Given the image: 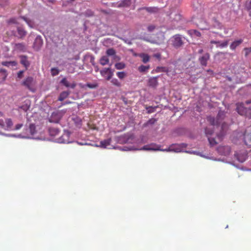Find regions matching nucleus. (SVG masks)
<instances>
[{
    "label": "nucleus",
    "mask_w": 251,
    "mask_h": 251,
    "mask_svg": "<svg viewBox=\"0 0 251 251\" xmlns=\"http://www.w3.org/2000/svg\"><path fill=\"white\" fill-rule=\"evenodd\" d=\"M226 113L224 111H220L217 115V118L215 120L212 117H208L207 120L211 126H218L221 121L225 119Z\"/></svg>",
    "instance_id": "1"
},
{
    "label": "nucleus",
    "mask_w": 251,
    "mask_h": 251,
    "mask_svg": "<svg viewBox=\"0 0 251 251\" xmlns=\"http://www.w3.org/2000/svg\"><path fill=\"white\" fill-rule=\"evenodd\" d=\"M172 46L176 48H179L183 45V40L179 34H176L171 39Z\"/></svg>",
    "instance_id": "2"
},
{
    "label": "nucleus",
    "mask_w": 251,
    "mask_h": 251,
    "mask_svg": "<svg viewBox=\"0 0 251 251\" xmlns=\"http://www.w3.org/2000/svg\"><path fill=\"white\" fill-rule=\"evenodd\" d=\"M205 133L206 136L208 138V141L210 145L211 146H215L218 144V142L216 141L215 139L211 137L210 136L213 133V129L209 127H206L205 129Z\"/></svg>",
    "instance_id": "3"
},
{
    "label": "nucleus",
    "mask_w": 251,
    "mask_h": 251,
    "mask_svg": "<svg viewBox=\"0 0 251 251\" xmlns=\"http://www.w3.org/2000/svg\"><path fill=\"white\" fill-rule=\"evenodd\" d=\"M35 81L31 76L26 77L22 82V85L25 86L29 90L32 91V87L34 85Z\"/></svg>",
    "instance_id": "4"
},
{
    "label": "nucleus",
    "mask_w": 251,
    "mask_h": 251,
    "mask_svg": "<svg viewBox=\"0 0 251 251\" xmlns=\"http://www.w3.org/2000/svg\"><path fill=\"white\" fill-rule=\"evenodd\" d=\"M236 106V110L240 115L248 117V109L245 107L244 103H239Z\"/></svg>",
    "instance_id": "5"
},
{
    "label": "nucleus",
    "mask_w": 251,
    "mask_h": 251,
    "mask_svg": "<svg viewBox=\"0 0 251 251\" xmlns=\"http://www.w3.org/2000/svg\"><path fill=\"white\" fill-rule=\"evenodd\" d=\"M218 152L223 155H228L231 151L229 146H221L217 148Z\"/></svg>",
    "instance_id": "6"
},
{
    "label": "nucleus",
    "mask_w": 251,
    "mask_h": 251,
    "mask_svg": "<svg viewBox=\"0 0 251 251\" xmlns=\"http://www.w3.org/2000/svg\"><path fill=\"white\" fill-rule=\"evenodd\" d=\"M247 153L245 150L243 151L240 153L235 152V153H234L235 157L240 162H244L247 158Z\"/></svg>",
    "instance_id": "7"
},
{
    "label": "nucleus",
    "mask_w": 251,
    "mask_h": 251,
    "mask_svg": "<svg viewBox=\"0 0 251 251\" xmlns=\"http://www.w3.org/2000/svg\"><path fill=\"white\" fill-rule=\"evenodd\" d=\"M43 40L41 36H38L36 37L33 45V48L34 50L38 51L39 50L43 45Z\"/></svg>",
    "instance_id": "8"
},
{
    "label": "nucleus",
    "mask_w": 251,
    "mask_h": 251,
    "mask_svg": "<svg viewBox=\"0 0 251 251\" xmlns=\"http://www.w3.org/2000/svg\"><path fill=\"white\" fill-rule=\"evenodd\" d=\"M161 146L157 145L155 143H152L149 145L144 146L141 150L146 151H159L160 150Z\"/></svg>",
    "instance_id": "9"
},
{
    "label": "nucleus",
    "mask_w": 251,
    "mask_h": 251,
    "mask_svg": "<svg viewBox=\"0 0 251 251\" xmlns=\"http://www.w3.org/2000/svg\"><path fill=\"white\" fill-rule=\"evenodd\" d=\"M210 59V54L209 53H206L199 58V61L201 65L202 66H206L208 60Z\"/></svg>",
    "instance_id": "10"
},
{
    "label": "nucleus",
    "mask_w": 251,
    "mask_h": 251,
    "mask_svg": "<svg viewBox=\"0 0 251 251\" xmlns=\"http://www.w3.org/2000/svg\"><path fill=\"white\" fill-rule=\"evenodd\" d=\"M135 56H138L142 59V61L144 63H147L150 60V56L147 53H135L134 54Z\"/></svg>",
    "instance_id": "11"
},
{
    "label": "nucleus",
    "mask_w": 251,
    "mask_h": 251,
    "mask_svg": "<svg viewBox=\"0 0 251 251\" xmlns=\"http://www.w3.org/2000/svg\"><path fill=\"white\" fill-rule=\"evenodd\" d=\"M60 120V114L58 113L53 112L52 113L51 116L49 119V121L50 123H57Z\"/></svg>",
    "instance_id": "12"
},
{
    "label": "nucleus",
    "mask_w": 251,
    "mask_h": 251,
    "mask_svg": "<svg viewBox=\"0 0 251 251\" xmlns=\"http://www.w3.org/2000/svg\"><path fill=\"white\" fill-rule=\"evenodd\" d=\"M60 83L67 88L71 87L73 89L75 88L76 85L75 82H73L72 83L70 84L66 77L63 78L61 80Z\"/></svg>",
    "instance_id": "13"
},
{
    "label": "nucleus",
    "mask_w": 251,
    "mask_h": 251,
    "mask_svg": "<svg viewBox=\"0 0 251 251\" xmlns=\"http://www.w3.org/2000/svg\"><path fill=\"white\" fill-rule=\"evenodd\" d=\"M244 141L247 146L251 147V133H248L247 131L245 132L244 134Z\"/></svg>",
    "instance_id": "14"
},
{
    "label": "nucleus",
    "mask_w": 251,
    "mask_h": 251,
    "mask_svg": "<svg viewBox=\"0 0 251 251\" xmlns=\"http://www.w3.org/2000/svg\"><path fill=\"white\" fill-rule=\"evenodd\" d=\"M157 78V76L152 77L149 78L148 80V85L150 87L155 88L158 84Z\"/></svg>",
    "instance_id": "15"
},
{
    "label": "nucleus",
    "mask_w": 251,
    "mask_h": 251,
    "mask_svg": "<svg viewBox=\"0 0 251 251\" xmlns=\"http://www.w3.org/2000/svg\"><path fill=\"white\" fill-rule=\"evenodd\" d=\"M48 131L50 135L52 137H56L59 134L60 132V130L58 128L54 127H50L48 129Z\"/></svg>",
    "instance_id": "16"
},
{
    "label": "nucleus",
    "mask_w": 251,
    "mask_h": 251,
    "mask_svg": "<svg viewBox=\"0 0 251 251\" xmlns=\"http://www.w3.org/2000/svg\"><path fill=\"white\" fill-rule=\"evenodd\" d=\"M20 62L25 67L26 69L29 67L30 63L27 60V57L25 55L20 56Z\"/></svg>",
    "instance_id": "17"
},
{
    "label": "nucleus",
    "mask_w": 251,
    "mask_h": 251,
    "mask_svg": "<svg viewBox=\"0 0 251 251\" xmlns=\"http://www.w3.org/2000/svg\"><path fill=\"white\" fill-rule=\"evenodd\" d=\"M69 91H63L61 92L58 97V100L59 101H63L66 99L70 95Z\"/></svg>",
    "instance_id": "18"
},
{
    "label": "nucleus",
    "mask_w": 251,
    "mask_h": 251,
    "mask_svg": "<svg viewBox=\"0 0 251 251\" xmlns=\"http://www.w3.org/2000/svg\"><path fill=\"white\" fill-rule=\"evenodd\" d=\"M131 4V0H123L120 1L118 3V7H128Z\"/></svg>",
    "instance_id": "19"
},
{
    "label": "nucleus",
    "mask_w": 251,
    "mask_h": 251,
    "mask_svg": "<svg viewBox=\"0 0 251 251\" xmlns=\"http://www.w3.org/2000/svg\"><path fill=\"white\" fill-rule=\"evenodd\" d=\"M142 9L146 10L150 13H155L158 12L159 9L156 7H145Z\"/></svg>",
    "instance_id": "20"
},
{
    "label": "nucleus",
    "mask_w": 251,
    "mask_h": 251,
    "mask_svg": "<svg viewBox=\"0 0 251 251\" xmlns=\"http://www.w3.org/2000/svg\"><path fill=\"white\" fill-rule=\"evenodd\" d=\"M111 142V138H108L107 139H105L103 141H101L100 142V146L102 148H106L108 146H109L110 145Z\"/></svg>",
    "instance_id": "21"
},
{
    "label": "nucleus",
    "mask_w": 251,
    "mask_h": 251,
    "mask_svg": "<svg viewBox=\"0 0 251 251\" xmlns=\"http://www.w3.org/2000/svg\"><path fill=\"white\" fill-rule=\"evenodd\" d=\"M243 42L242 39H239L233 42L230 46V48L232 50H234L237 47L239 46Z\"/></svg>",
    "instance_id": "22"
},
{
    "label": "nucleus",
    "mask_w": 251,
    "mask_h": 251,
    "mask_svg": "<svg viewBox=\"0 0 251 251\" xmlns=\"http://www.w3.org/2000/svg\"><path fill=\"white\" fill-rule=\"evenodd\" d=\"M15 50L24 51L25 50V46L24 43H16L14 45Z\"/></svg>",
    "instance_id": "23"
},
{
    "label": "nucleus",
    "mask_w": 251,
    "mask_h": 251,
    "mask_svg": "<svg viewBox=\"0 0 251 251\" xmlns=\"http://www.w3.org/2000/svg\"><path fill=\"white\" fill-rule=\"evenodd\" d=\"M109 60L107 56H102L100 60V63L102 66H104L107 64L109 63Z\"/></svg>",
    "instance_id": "24"
},
{
    "label": "nucleus",
    "mask_w": 251,
    "mask_h": 251,
    "mask_svg": "<svg viewBox=\"0 0 251 251\" xmlns=\"http://www.w3.org/2000/svg\"><path fill=\"white\" fill-rule=\"evenodd\" d=\"M1 64L3 66L9 67L10 66H16L17 65V63L15 61H3L1 62Z\"/></svg>",
    "instance_id": "25"
},
{
    "label": "nucleus",
    "mask_w": 251,
    "mask_h": 251,
    "mask_svg": "<svg viewBox=\"0 0 251 251\" xmlns=\"http://www.w3.org/2000/svg\"><path fill=\"white\" fill-rule=\"evenodd\" d=\"M188 32L191 36H195L196 37H200L201 36V32L196 29L189 30Z\"/></svg>",
    "instance_id": "26"
},
{
    "label": "nucleus",
    "mask_w": 251,
    "mask_h": 251,
    "mask_svg": "<svg viewBox=\"0 0 251 251\" xmlns=\"http://www.w3.org/2000/svg\"><path fill=\"white\" fill-rule=\"evenodd\" d=\"M68 136L67 135H63L60 137H59V138H58L57 139V142H58L59 143H69V142H68V141H67V139H65V138H68Z\"/></svg>",
    "instance_id": "27"
},
{
    "label": "nucleus",
    "mask_w": 251,
    "mask_h": 251,
    "mask_svg": "<svg viewBox=\"0 0 251 251\" xmlns=\"http://www.w3.org/2000/svg\"><path fill=\"white\" fill-rule=\"evenodd\" d=\"M27 130H29V132L31 135H34L36 133V126L33 124H30Z\"/></svg>",
    "instance_id": "28"
},
{
    "label": "nucleus",
    "mask_w": 251,
    "mask_h": 251,
    "mask_svg": "<svg viewBox=\"0 0 251 251\" xmlns=\"http://www.w3.org/2000/svg\"><path fill=\"white\" fill-rule=\"evenodd\" d=\"M150 68V65L145 66V65H141L138 67V71L140 73H144L147 72Z\"/></svg>",
    "instance_id": "29"
},
{
    "label": "nucleus",
    "mask_w": 251,
    "mask_h": 251,
    "mask_svg": "<svg viewBox=\"0 0 251 251\" xmlns=\"http://www.w3.org/2000/svg\"><path fill=\"white\" fill-rule=\"evenodd\" d=\"M160 151H174L175 152H179L180 151V149H178V148H174V147L173 146H171L170 147H169L167 149H161L160 148Z\"/></svg>",
    "instance_id": "30"
},
{
    "label": "nucleus",
    "mask_w": 251,
    "mask_h": 251,
    "mask_svg": "<svg viewBox=\"0 0 251 251\" xmlns=\"http://www.w3.org/2000/svg\"><path fill=\"white\" fill-rule=\"evenodd\" d=\"M17 31L20 37L25 36L26 34V32L22 27H18Z\"/></svg>",
    "instance_id": "31"
},
{
    "label": "nucleus",
    "mask_w": 251,
    "mask_h": 251,
    "mask_svg": "<svg viewBox=\"0 0 251 251\" xmlns=\"http://www.w3.org/2000/svg\"><path fill=\"white\" fill-rule=\"evenodd\" d=\"M155 72L156 73H160V72H166L167 73H168V69L164 67H157L155 70Z\"/></svg>",
    "instance_id": "32"
},
{
    "label": "nucleus",
    "mask_w": 251,
    "mask_h": 251,
    "mask_svg": "<svg viewBox=\"0 0 251 251\" xmlns=\"http://www.w3.org/2000/svg\"><path fill=\"white\" fill-rule=\"evenodd\" d=\"M5 123L6 125L7 129H9L11 128L13 126V122L12 120L10 118H7L5 119Z\"/></svg>",
    "instance_id": "33"
},
{
    "label": "nucleus",
    "mask_w": 251,
    "mask_h": 251,
    "mask_svg": "<svg viewBox=\"0 0 251 251\" xmlns=\"http://www.w3.org/2000/svg\"><path fill=\"white\" fill-rule=\"evenodd\" d=\"M115 66L117 69L121 70L126 67V65L124 63L119 62L116 63Z\"/></svg>",
    "instance_id": "34"
},
{
    "label": "nucleus",
    "mask_w": 251,
    "mask_h": 251,
    "mask_svg": "<svg viewBox=\"0 0 251 251\" xmlns=\"http://www.w3.org/2000/svg\"><path fill=\"white\" fill-rule=\"evenodd\" d=\"M111 82L112 84L117 87H120L122 86L121 82L116 78H113Z\"/></svg>",
    "instance_id": "35"
},
{
    "label": "nucleus",
    "mask_w": 251,
    "mask_h": 251,
    "mask_svg": "<svg viewBox=\"0 0 251 251\" xmlns=\"http://www.w3.org/2000/svg\"><path fill=\"white\" fill-rule=\"evenodd\" d=\"M116 74L117 76L121 79L124 78L126 76V74L125 72H118Z\"/></svg>",
    "instance_id": "36"
},
{
    "label": "nucleus",
    "mask_w": 251,
    "mask_h": 251,
    "mask_svg": "<svg viewBox=\"0 0 251 251\" xmlns=\"http://www.w3.org/2000/svg\"><path fill=\"white\" fill-rule=\"evenodd\" d=\"M109 72H111L110 69L109 68H104L100 71V73L102 76H105Z\"/></svg>",
    "instance_id": "37"
},
{
    "label": "nucleus",
    "mask_w": 251,
    "mask_h": 251,
    "mask_svg": "<svg viewBox=\"0 0 251 251\" xmlns=\"http://www.w3.org/2000/svg\"><path fill=\"white\" fill-rule=\"evenodd\" d=\"M228 44V40L225 41L222 43L220 42L219 45H217V47H220L221 48H225L227 46Z\"/></svg>",
    "instance_id": "38"
},
{
    "label": "nucleus",
    "mask_w": 251,
    "mask_h": 251,
    "mask_svg": "<svg viewBox=\"0 0 251 251\" xmlns=\"http://www.w3.org/2000/svg\"><path fill=\"white\" fill-rule=\"evenodd\" d=\"M115 53H116V52H115V50L112 48L108 49L106 50V54L107 55L112 56V55H115Z\"/></svg>",
    "instance_id": "39"
},
{
    "label": "nucleus",
    "mask_w": 251,
    "mask_h": 251,
    "mask_svg": "<svg viewBox=\"0 0 251 251\" xmlns=\"http://www.w3.org/2000/svg\"><path fill=\"white\" fill-rule=\"evenodd\" d=\"M59 70L55 68L51 69V73L52 76H55L59 74Z\"/></svg>",
    "instance_id": "40"
},
{
    "label": "nucleus",
    "mask_w": 251,
    "mask_h": 251,
    "mask_svg": "<svg viewBox=\"0 0 251 251\" xmlns=\"http://www.w3.org/2000/svg\"><path fill=\"white\" fill-rule=\"evenodd\" d=\"M86 86L88 87L89 88L94 89L98 87V84L96 83H87L86 84Z\"/></svg>",
    "instance_id": "41"
},
{
    "label": "nucleus",
    "mask_w": 251,
    "mask_h": 251,
    "mask_svg": "<svg viewBox=\"0 0 251 251\" xmlns=\"http://www.w3.org/2000/svg\"><path fill=\"white\" fill-rule=\"evenodd\" d=\"M156 119L152 118L150 119L147 123V125H153L156 122Z\"/></svg>",
    "instance_id": "42"
},
{
    "label": "nucleus",
    "mask_w": 251,
    "mask_h": 251,
    "mask_svg": "<svg viewBox=\"0 0 251 251\" xmlns=\"http://www.w3.org/2000/svg\"><path fill=\"white\" fill-rule=\"evenodd\" d=\"M155 28V25H149L148 27V30L150 32L152 31Z\"/></svg>",
    "instance_id": "43"
},
{
    "label": "nucleus",
    "mask_w": 251,
    "mask_h": 251,
    "mask_svg": "<svg viewBox=\"0 0 251 251\" xmlns=\"http://www.w3.org/2000/svg\"><path fill=\"white\" fill-rule=\"evenodd\" d=\"M246 7L248 10H251V0L246 2Z\"/></svg>",
    "instance_id": "44"
},
{
    "label": "nucleus",
    "mask_w": 251,
    "mask_h": 251,
    "mask_svg": "<svg viewBox=\"0 0 251 251\" xmlns=\"http://www.w3.org/2000/svg\"><path fill=\"white\" fill-rule=\"evenodd\" d=\"M224 135H225V133L224 132H223V131L221 132L218 135H217V138L218 139L219 141H222V140L223 139V137L224 136Z\"/></svg>",
    "instance_id": "45"
},
{
    "label": "nucleus",
    "mask_w": 251,
    "mask_h": 251,
    "mask_svg": "<svg viewBox=\"0 0 251 251\" xmlns=\"http://www.w3.org/2000/svg\"><path fill=\"white\" fill-rule=\"evenodd\" d=\"M244 50L246 51V52H245L246 56H247L249 53H250L251 52V49H250V48H245Z\"/></svg>",
    "instance_id": "46"
},
{
    "label": "nucleus",
    "mask_w": 251,
    "mask_h": 251,
    "mask_svg": "<svg viewBox=\"0 0 251 251\" xmlns=\"http://www.w3.org/2000/svg\"><path fill=\"white\" fill-rule=\"evenodd\" d=\"M107 75V76L106 79L107 80H109L111 78V77L113 75V73H112V72H109Z\"/></svg>",
    "instance_id": "47"
},
{
    "label": "nucleus",
    "mask_w": 251,
    "mask_h": 251,
    "mask_svg": "<svg viewBox=\"0 0 251 251\" xmlns=\"http://www.w3.org/2000/svg\"><path fill=\"white\" fill-rule=\"evenodd\" d=\"M24 71H20L17 74L18 77L21 78L23 76Z\"/></svg>",
    "instance_id": "48"
},
{
    "label": "nucleus",
    "mask_w": 251,
    "mask_h": 251,
    "mask_svg": "<svg viewBox=\"0 0 251 251\" xmlns=\"http://www.w3.org/2000/svg\"><path fill=\"white\" fill-rule=\"evenodd\" d=\"M22 124H18L16 125L15 127L14 128L15 130H19L23 126Z\"/></svg>",
    "instance_id": "49"
},
{
    "label": "nucleus",
    "mask_w": 251,
    "mask_h": 251,
    "mask_svg": "<svg viewBox=\"0 0 251 251\" xmlns=\"http://www.w3.org/2000/svg\"><path fill=\"white\" fill-rule=\"evenodd\" d=\"M210 43L211 44H216L217 46V45H219V44L220 43V41H214V40H211L210 41Z\"/></svg>",
    "instance_id": "50"
},
{
    "label": "nucleus",
    "mask_w": 251,
    "mask_h": 251,
    "mask_svg": "<svg viewBox=\"0 0 251 251\" xmlns=\"http://www.w3.org/2000/svg\"><path fill=\"white\" fill-rule=\"evenodd\" d=\"M0 127H1L2 128H4L3 121L2 119H0Z\"/></svg>",
    "instance_id": "51"
},
{
    "label": "nucleus",
    "mask_w": 251,
    "mask_h": 251,
    "mask_svg": "<svg viewBox=\"0 0 251 251\" xmlns=\"http://www.w3.org/2000/svg\"><path fill=\"white\" fill-rule=\"evenodd\" d=\"M0 72L3 73L5 75V77H6V76H7L6 71L5 69H0Z\"/></svg>",
    "instance_id": "52"
},
{
    "label": "nucleus",
    "mask_w": 251,
    "mask_h": 251,
    "mask_svg": "<svg viewBox=\"0 0 251 251\" xmlns=\"http://www.w3.org/2000/svg\"><path fill=\"white\" fill-rule=\"evenodd\" d=\"M248 117H251V108L248 109Z\"/></svg>",
    "instance_id": "53"
},
{
    "label": "nucleus",
    "mask_w": 251,
    "mask_h": 251,
    "mask_svg": "<svg viewBox=\"0 0 251 251\" xmlns=\"http://www.w3.org/2000/svg\"><path fill=\"white\" fill-rule=\"evenodd\" d=\"M226 125L225 123H223V124H222V127H221L222 129L223 130H224V129H225V128H226Z\"/></svg>",
    "instance_id": "54"
},
{
    "label": "nucleus",
    "mask_w": 251,
    "mask_h": 251,
    "mask_svg": "<svg viewBox=\"0 0 251 251\" xmlns=\"http://www.w3.org/2000/svg\"><path fill=\"white\" fill-rule=\"evenodd\" d=\"M22 18L23 20H25V22H26L28 25H29V23H28V20L26 18H25V17H22Z\"/></svg>",
    "instance_id": "55"
},
{
    "label": "nucleus",
    "mask_w": 251,
    "mask_h": 251,
    "mask_svg": "<svg viewBox=\"0 0 251 251\" xmlns=\"http://www.w3.org/2000/svg\"><path fill=\"white\" fill-rule=\"evenodd\" d=\"M155 57L157 58H159L160 57V54H155L154 55Z\"/></svg>",
    "instance_id": "56"
},
{
    "label": "nucleus",
    "mask_w": 251,
    "mask_h": 251,
    "mask_svg": "<svg viewBox=\"0 0 251 251\" xmlns=\"http://www.w3.org/2000/svg\"><path fill=\"white\" fill-rule=\"evenodd\" d=\"M203 50L202 49H200L198 51V53L200 54H201L203 52Z\"/></svg>",
    "instance_id": "57"
},
{
    "label": "nucleus",
    "mask_w": 251,
    "mask_h": 251,
    "mask_svg": "<svg viewBox=\"0 0 251 251\" xmlns=\"http://www.w3.org/2000/svg\"><path fill=\"white\" fill-rule=\"evenodd\" d=\"M200 28L201 29V30H206V29H208V28L207 27H200Z\"/></svg>",
    "instance_id": "58"
},
{
    "label": "nucleus",
    "mask_w": 251,
    "mask_h": 251,
    "mask_svg": "<svg viewBox=\"0 0 251 251\" xmlns=\"http://www.w3.org/2000/svg\"><path fill=\"white\" fill-rule=\"evenodd\" d=\"M3 114L2 112L0 111V117H3Z\"/></svg>",
    "instance_id": "59"
},
{
    "label": "nucleus",
    "mask_w": 251,
    "mask_h": 251,
    "mask_svg": "<svg viewBox=\"0 0 251 251\" xmlns=\"http://www.w3.org/2000/svg\"><path fill=\"white\" fill-rule=\"evenodd\" d=\"M251 102V101H249V100H247V101H246V103L247 104H249V103H250Z\"/></svg>",
    "instance_id": "60"
},
{
    "label": "nucleus",
    "mask_w": 251,
    "mask_h": 251,
    "mask_svg": "<svg viewBox=\"0 0 251 251\" xmlns=\"http://www.w3.org/2000/svg\"><path fill=\"white\" fill-rule=\"evenodd\" d=\"M79 85L81 88H84V85H82L81 84H79Z\"/></svg>",
    "instance_id": "61"
},
{
    "label": "nucleus",
    "mask_w": 251,
    "mask_h": 251,
    "mask_svg": "<svg viewBox=\"0 0 251 251\" xmlns=\"http://www.w3.org/2000/svg\"><path fill=\"white\" fill-rule=\"evenodd\" d=\"M207 72H212V71L211 70H207Z\"/></svg>",
    "instance_id": "62"
},
{
    "label": "nucleus",
    "mask_w": 251,
    "mask_h": 251,
    "mask_svg": "<svg viewBox=\"0 0 251 251\" xmlns=\"http://www.w3.org/2000/svg\"><path fill=\"white\" fill-rule=\"evenodd\" d=\"M71 103V102H70V101L66 102V103Z\"/></svg>",
    "instance_id": "63"
},
{
    "label": "nucleus",
    "mask_w": 251,
    "mask_h": 251,
    "mask_svg": "<svg viewBox=\"0 0 251 251\" xmlns=\"http://www.w3.org/2000/svg\"><path fill=\"white\" fill-rule=\"evenodd\" d=\"M11 22H13V20H10Z\"/></svg>",
    "instance_id": "64"
}]
</instances>
